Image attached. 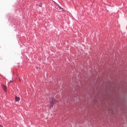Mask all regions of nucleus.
<instances>
[{
	"instance_id": "f257e3e1",
	"label": "nucleus",
	"mask_w": 127,
	"mask_h": 127,
	"mask_svg": "<svg viewBox=\"0 0 127 127\" xmlns=\"http://www.w3.org/2000/svg\"><path fill=\"white\" fill-rule=\"evenodd\" d=\"M57 102V100H56V99H55V98H51L50 99V103L51 104V105L50 106V108L53 107V105H54V104H56Z\"/></svg>"
},
{
	"instance_id": "0eeeda50",
	"label": "nucleus",
	"mask_w": 127,
	"mask_h": 127,
	"mask_svg": "<svg viewBox=\"0 0 127 127\" xmlns=\"http://www.w3.org/2000/svg\"><path fill=\"white\" fill-rule=\"evenodd\" d=\"M10 83H12V81H11V80H10Z\"/></svg>"
},
{
	"instance_id": "f03ea898",
	"label": "nucleus",
	"mask_w": 127,
	"mask_h": 127,
	"mask_svg": "<svg viewBox=\"0 0 127 127\" xmlns=\"http://www.w3.org/2000/svg\"><path fill=\"white\" fill-rule=\"evenodd\" d=\"M1 88L5 92H6V86L4 84H1Z\"/></svg>"
},
{
	"instance_id": "6e6552de",
	"label": "nucleus",
	"mask_w": 127,
	"mask_h": 127,
	"mask_svg": "<svg viewBox=\"0 0 127 127\" xmlns=\"http://www.w3.org/2000/svg\"><path fill=\"white\" fill-rule=\"evenodd\" d=\"M0 59H1V56H0Z\"/></svg>"
},
{
	"instance_id": "39448f33",
	"label": "nucleus",
	"mask_w": 127,
	"mask_h": 127,
	"mask_svg": "<svg viewBox=\"0 0 127 127\" xmlns=\"http://www.w3.org/2000/svg\"><path fill=\"white\" fill-rule=\"evenodd\" d=\"M39 6L42 7V3H40Z\"/></svg>"
},
{
	"instance_id": "7ed1b4c3",
	"label": "nucleus",
	"mask_w": 127,
	"mask_h": 127,
	"mask_svg": "<svg viewBox=\"0 0 127 127\" xmlns=\"http://www.w3.org/2000/svg\"><path fill=\"white\" fill-rule=\"evenodd\" d=\"M20 101V98L16 95L15 97V102H19Z\"/></svg>"
},
{
	"instance_id": "20e7f679",
	"label": "nucleus",
	"mask_w": 127,
	"mask_h": 127,
	"mask_svg": "<svg viewBox=\"0 0 127 127\" xmlns=\"http://www.w3.org/2000/svg\"><path fill=\"white\" fill-rule=\"evenodd\" d=\"M59 9H62L63 11H64V9L61 7H59Z\"/></svg>"
},
{
	"instance_id": "1a4fd4ad",
	"label": "nucleus",
	"mask_w": 127,
	"mask_h": 127,
	"mask_svg": "<svg viewBox=\"0 0 127 127\" xmlns=\"http://www.w3.org/2000/svg\"><path fill=\"white\" fill-rule=\"evenodd\" d=\"M19 82H20V79H19Z\"/></svg>"
},
{
	"instance_id": "423d86ee",
	"label": "nucleus",
	"mask_w": 127,
	"mask_h": 127,
	"mask_svg": "<svg viewBox=\"0 0 127 127\" xmlns=\"http://www.w3.org/2000/svg\"><path fill=\"white\" fill-rule=\"evenodd\" d=\"M0 127H3L2 125H0Z\"/></svg>"
}]
</instances>
